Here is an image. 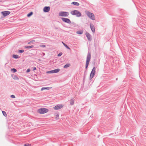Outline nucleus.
I'll return each mask as SVG.
<instances>
[{"label":"nucleus","instance_id":"obj_1","mask_svg":"<svg viewBox=\"0 0 146 146\" xmlns=\"http://www.w3.org/2000/svg\"><path fill=\"white\" fill-rule=\"evenodd\" d=\"M91 58V54L90 52H88L87 54L86 64L85 68L87 69L89 65Z\"/></svg>","mask_w":146,"mask_h":146},{"label":"nucleus","instance_id":"obj_2","mask_svg":"<svg viewBox=\"0 0 146 146\" xmlns=\"http://www.w3.org/2000/svg\"><path fill=\"white\" fill-rule=\"evenodd\" d=\"M85 13L91 19L93 20H95V17L94 14L90 12L86 11H85Z\"/></svg>","mask_w":146,"mask_h":146},{"label":"nucleus","instance_id":"obj_3","mask_svg":"<svg viewBox=\"0 0 146 146\" xmlns=\"http://www.w3.org/2000/svg\"><path fill=\"white\" fill-rule=\"evenodd\" d=\"M48 109L44 108L39 109L38 110V112L40 114H44L48 112Z\"/></svg>","mask_w":146,"mask_h":146},{"label":"nucleus","instance_id":"obj_4","mask_svg":"<svg viewBox=\"0 0 146 146\" xmlns=\"http://www.w3.org/2000/svg\"><path fill=\"white\" fill-rule=\"evenodd\" d=\"M69 15V13L66 11L60 12L59 13V16L61 17H68Z\"/></svg>","mask_w":146,"mask_h":146},{"label":"nucleus","instance_id":"obj_5","mask_svg":"<svg viewBox=\"0 0 146 146\" xmlns=\"http://www.w3.org/2000/svg\"><path fill=\"white\" fill-rule=\"evenodd\" d=\"M96 73V68L95 67H94L90 74V80H91L94 77V76L95 75Z\"/></svg>","mask_w":146,"mask_h":146},{"label":"nucleus","instance_id":"obj_6","mask_svg":"<svg viewBox=\"0 0 146 146\" xmlns=\"http://www.w3.org/2000/svg\"><path fill=\"white\" fill-rule=\"evenodd\" d=\"M62 20L64 22L68 24H70L71 21L70 19L68 18L62 17L61 18Z\"/></svg>","mask_w":146,"mask_h":146},{"label":"nucleus","instance_id":"obj_7","mask_svg":"<svg viewBox=\"0 0 146 146\" xmlns=\"http://www.w3.org/2000/svg\"><path fill=\"white\" fill-rule=\"evenodd\" d=\"M60 70V69L57 68L54 70H51L47 72L48 73H54L58 72Z\"/></svg>","mask_w":146,"mask_h":146},{"label":"nucleus","instance_id":"obj_8","mask_svg":"<svg viewBox=\"0 0 146 146\" xmlns=\"http://www.w3.org/2000/svg\"><path fill=\"white\" fill-rule=\"evenodd\" d=\"M86 35L88 41H91L92 40L91 35L88 32H86Z\"/></svg>","mask_w":146,"mask_h":146},{"label":"nucleus","instance_id":"obj_9","mask_svg":"<svg viewBox=\"0 0 146 146\" xmlns=\"http://www.w3.org/2000/svg\"><path fill=\"white\" fill-rule=\"evenodd\" d=\"M1 13L5 17L9 15L10 12L9 11H4L1 12Z\"/></svg>","mask_w":146,"mask_h":146},{"label":"nucleus","instance_id":"obj_10","mask_svg":"<svg viewBox=\"0 0 146 146\" xmlns=\"http://www.w3.org/2000/svg\"><path fill=\"white\" fill-rule=\"evenodd\" d=\"M63 107V106L62 104H58L54 107V109L58 110L60 109Z\"/></svg>","mask_w":146,"mask_h":146},{"label":"nucleus","instance_id":"obj_11","mask_svg":"<svg viewBox=\"0 0 146 146\" xmlns=\"http://www.w3.org/2000/svg\"><path fill=\"white\" fill-rule=\"evenodd\" d=\"M50 8L49 6L45 7L43 9V11L44 12H48L50 10Z\"/></svg>","mask_w":146,"mask_h":146},{"label":"nucleus","instance_id":"obj_12","mask_svg":"<svg viewBox=\"0 0 146 146\" xmlns=\"http://www.w3.org/2000/svg\"><path fill=\"white\" fill-rule=\"evenodd\" d=\"M90 26L92 31L93 33H94L95 32V29L94 25L92 24H90Z\"/></svg>","mask_w":146,"mask_h":146},{"label":"nucleus","instance_id":"obj_13","mask_svg":"<svg viewBox=\"0 0 146 146\" xmlns=\"http://www.w3.org/2000/svg\"><path fill=\"white\" fill-rule=\"evenodd\" d=\"M78 10H74L71 11L70 13L71 15H76L77 14V12Z\"/></svg>","mask_w":146,"mask_h":146},{"label":"nucleus","instance_id":"obj_14","mask_svg":"<svg viewBox=\"0 0 146 146\" xmlns=\"http://www.w3.org/2000/svg\"><path fill=\"white\" fill-rule=\"evenodd\" d=\"M76 17H79L82 16V14L81 13L78 11L77 12V14L76 15Z\"/></svg>","mask_w":146,"mask_h":146},{"label":"nucleus","instance_id":"obj_15","mask_svg":"<svg viewBox=\"0 0 146 146\" xmlns=\"http://www.w3.org/2000/svg\"><path fill=\"white\" fill-rule=\"evenodd\" d=\"M71 4H73V5H74L75 6H78L80 5V4L76 2H75V1L72 2L71 3Z\"/></svg>","mask_w":146,"mask_h":146},{"label":"nucleus","instance_id":"obj_16","mask_svg":"<svg viewBox=\"0 0 146 146\" xmlns=\"http://www.w3.org/2000/svg\"><path fill=\"white\" fill-rule=\"evenodd\" d=\"M12 77L13 78V79L14 80H18L19 78L17 76V75H12Z\"/></svg>","mask_w":146,"mask_h":146},{"label":"nucleus","instance_id":"obj_17","mask_svg":"<svg viewBox=\"0 0 146 146\" xmlns=\"http://www.w3.org/2000/svg\"><path fill=\"white\" fill-rule=\"evenodd\" d=\"M13 57L15 59H17L19 58L20 57L17 54H14L13 55Z\"/></svg>","mask_w":146,"mask_h":146},{"label":"nucleus","instance_id":"obj_18","mask_svg":"<svg viewBox=\"0 0 146 146\" xmlns=\"http://www.w3.org/2000/svg\"><path fill=\"white\" fill-rule=\"evenodd\" d=\"M63 44L64 45L66 48H67V49H69V50H70V48L66 44L64 43L63 42H62Z\"/></svg>","mask_w":146,"mask_h":146},{"label":"nucleus","instance_id":"obj_19","mask_svg":"<svg viewBox=\"0 0 146 146\" xmlns=\"http://www.w3.org/2000/svg\"><path fill=\"white\" fill-rule=\"evenodd\" d=\"M74 100L73 99H71L70 100V104L71 105H73L74 104Z\"/></svg>","mask_w":146,"mask_h":146},{"label":"nucleus","instance_id":"obj_20","mask_svg":"<svg viewBox=\"0 0 146 146\" xmlns=\"http://www.w3.org/2000/svg\"><path fill=\"white\" fill-rule=\"evenodd\" d=\"M34 47V46L33 45H31L30 46H25V48H33Z\"/></svg>","mask_w":146,"mask_h":146},{"label":"nucleus","instance_id":"obj_21","mask_svg":"<svg viewBox=\"0 0 146 146\" xmlns=\"http://www.w3.org/2000/svg\"><path fill=\"white\" fill-rule=\"evenodd\" d=\"M70 64H65L64 66V68H67L68 67H70Z\"/></svg>","mask_w":146,"mask_h":146},{"label":"nucleus","instance_id":"obj_22","mask_svg":"<svg viewBox=\"0 0 146 146\" xmlns=\"http://www.w3.org/2000/svg\"><path fill=\"white\" fill-rule=\"evenodd\" d=\"M76 33L78 34L81 35L83 33V31L82 30L78 31L76 32Z\"/></svg>","mask_w":146,"mask_h":146},{"label":"nucleus","instance_id":"obj_23","mask_svg":"<svg viewBox=\"0 0 146 146\" xmlns=\"http://www.w3.org/2000/svg\"><path fill=\"white\" fill-rule=\"evenodd\" d=\"M33 13L32 12H31L29 13L27 15V17H29L31 16L33 14Z\"/></svg>","mask_w":146,"mask_h":146},{"label":"nucleus","instance_id":"obj_24","mask_svg":"<svg viewBox=\"0 0 146 146\" xmlns=\"http://www.w3.org/2000/svg\"><path fill=\"white\" fill-rule=\"evenodd\" d=\"M11 71L13 72V73H15L17 71V70L14 68L11 69Z\"/></svg>","mask_w":146,"mask_h":146},{"label":"nucleus","instance_id":"obj_25","mask_svg":"<svg viewBox=\"0 0 146 146\" xmlns=\"http://www.w3.org/2000/svg\"><path fill=\"white\" fill-rule=\"evenodd\" d=\"M2 113H3V115L5 117H6L7 116V114H6V112L4 111H2Z\"/></svg>","mask_w":146,"mask_h":146},{"label":"nucleus","instance_id":"obj_26","mask_svg":"<svg viewBox=\"0 0 146 146\" xmlns=\"http://www.w3.org/2000/svg\"><path fill=\"white\" fill-rule=\"evenodd\" d=\"M24 52L23 50H20L18 51V52L19 53H22Z\"/></svg>","mask_w":146,"mask_h":146},{"label":"nucleus","instance_id":"obj_27","mask_svg":"<svg viewBox=\"0 0 146 146\" xmlns=\"http://www.w3.org/2000/svg\"><path fill=\"white\" fill-rule=\"evenodd\" d=\"M35 42V40H32L31 41L28 42V44H30L31 43H33Z\"/></svg>","mask_w":146,"mask_h":146},{"label":"nucleus","instance_id":"obj_28","mask_svg":"<svg viewBox=\"0 0 146 146\" xmlns=\"http://www.w3.org/2000/svg\"><path fill=\"white\" fill-rule=\"evenodd\" d=\"M25 146H31V144L29 143H26L24 145Z\"/></svg>","mask_w":146,"mask_h":146},{"label":"nucleus","instance_id":"obj_29","mask_svg":"<svg viewBox=\"0 0 146 146\" xmlns=\"http://www.w3.org/2000/svg\"><path fill=\"white\" fill-rule=\"evenodd\" d=\"M62 52H60L57 55V56L58 57L60 56L62 54Z\"/></svg>","mask_w":146,"mask_h":146},{"label":"nucleus","instance_id":"obj_30","mask_svg":"<svg viewBox=\"0 0 146 146\" xmlns=\"http://www.w3.org/2000/svg\"><path fill=\"white\" fill-rule=\"evenodd\" d=\"M31 69L33 71H34L36 70V67H32L31 68Z\"/></svg>","mask_w":146,"mask_h":146},{"label":"nucleus","instance_id":"obj_31","mask_svg":"<svg viewBox=\"0 0 146 146\" xmlns=\"http://www.w3.org/2000/svg\"><path fill=\"white\" fill-rule=\"evenodd\" d=\"M52 87H45V88H46V90H49L50 89H51L52 88Z\"/></svg>","mask_w":146,"mask_h":146},{"label":"nucleus","instance_id":"obj_32","mask_svg":"<svg viewBox=\"0 0 146 146\" xmlns=\"http://www.w3.org/2000/svg\"><path fill=\"white\" fill-rule=\"evenodd\" d=\"M40 46L43 48H44L46 47V46L44 45H40Z\"/></svg>","mask_w":146,"mask_h":146},{"label":"nucleus","instance_id":"obj_33","mask_svg":"<svg viewBox=\"0 0 146 146\" xmlns=\"http://www.w3.org/2000/svg\"><path fill=\"white\" fill-rule=\"evenodd\" d=\"M59 115H58V114H57L56 115V119H59Z\"/></svg>","mask_w":146,"mask_h":146},{"label":"nucleus","instance_id":"obj_34","mask_svg":"<svg viewBox=\"0 0 146 146\" xmlns=\"http://www.w3.org/2000/svg\"><path fill=\"white\" fill-rule=\"evenodd\" d=\"M11 97L12 98H15V96L14 95H11Z\"/></svg>","mask_w":146,"mask_h":146},{"label":"nucleus","instance_id":"obj_35","mask_svg":"<svg viewBox=\"0 0 146 146\" xmlns=\"http://www.w3.org/2000/svg\"><path fill=\"white\" fill-rule=\"evenodd\" d=\"M31 71V70L30 68H28V69L27 71H26V72H30Z\"/></svg>","mask_w":146,"mask_h":146},{"label":"nucleus","instance_id":"obj_36","mask_svg":"<svg viewBox=\"0 0 146 146\" xmlns=\"http://www.w3.org/2000/svg\"><path fill=\"white\" fill-rule=\"evenodd\" d=\"M44 90H46V88H45V87H42V88L41 89V90L42 91Z\"/></svg>","mask_w":146,"mask_h":146},{"label":"nucleus","instance_id":"obj_37","mask_svg":"<svg viewBox=\"0 0 146 146\" xmlns=\"http://www.w3.org/2000/svg\"><path fill=\"white\" fill-rule=\"evenodd\" d=\"M118 80V78H116V80Z\"/></svg>","mask_w":146,"mask_h":146},{"label":"nucleus","instance_id":"obj_38","mask_svg":"<svg viewBox=\"0 0 146 146\" xmlns=\"http://www.w3.org/2000/svg\"><path fill=\"white\" fill-rule=\"evenodd\" d=\"M74 23H72V24H73L74 25Z\"/></svg>","mask_w":146,"mask_h":146},{"label":"nucleus","instance_id":"obj_39","mask_svg":"<svg viewBox=\"0 0 146 146\" xmlns=\"http://www.w3.org/2000/svg\"><path fill=\"white\" fill-rule=\"evenodd\" d=\"M2 1L1 0H0V2H2Z\"/></svg>","mask_w":146,"mask_h":146}]
</instances>
